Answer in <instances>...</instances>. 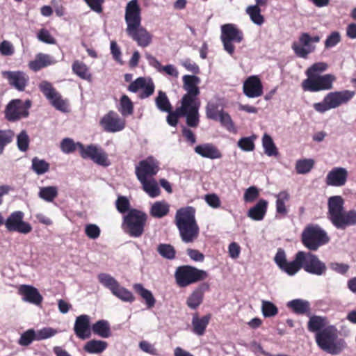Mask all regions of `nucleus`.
<instances>
[{
	"label": "nucleus",
	"instance_id": "obj_55",
	"mask_svg": "<svg viewBox=\"0 0 356 356\" xmlns=\"http://www.w3.org/2000/svg\"><path fill=\"white\" fill-rule=\"evenodd\" d=\"M327 64L324 62H318L310 66L305 74L307 77L319 76V74L323 72L327 69Z\"/></svg>",
	"mask_w": 356,
	"mask_h": 356
},
{
	"label": "nucleus",
	"instance_id": "obj_2",
	"mask_svg": "<svg viewBox=\"0 0 356 356\" xmlns=\"http://www.w3.org/2000/svg\"><path fill=\"white\" fill-rule=\"evenodd\" d=\"M175 222L184 243H193L199 236L200 228L195 220V209L192 207L178 209Z\"/></svg>",
	"mask_w": 356,
	"mask_h": 356
},
{
	"label": "nucleus",
	"instance_id": "obj_36",
	"mask_svg": "<svg viewBox=\"0 0 356 356\" xmlns=\"http://www.w3.org/2000/svg\"><path fill=\"white\" fill-rule=\"evenodd\" d=\"M92 331L102 338H108L111 336L109 323L106 320H99L94 323L92 325Z\"/></svg>",
	"mask_w": 356,
	"mask_h": 356
},
{
	"label": "nucleus",
	"instance_id": "obj_51",
	"mask_svg": "<svg viewBox=\"0 0 356 356\" xmlns=\"http://www.w3.org/2000/svg\"><path fill=\"white\" fill-rule=\"evenodd\" d=\"M15 136L14 132L10 129L0 130V154H2L4 148L10 144Z\"/></svg>",
	"mask_w": 356,
	"mask_h": 356
},
{
	"label": "nucleus",
	"instance_id": "obj_45",
	"mask_svg": "<svg viewBox=\"0 0 356 356\" xmlns=\"http://www.w3.org/2000/svg\"><path fill=\"white\" fill-rule=\"evenodd\" d=\"M245 11L254 24L258 26L263 24L264 19L263 15L261 14V10L259 6H249L246 8Z\"/></svg>",
	"mask_w": 356,
	"mask_h": 356
},
{
	"label": "nucleus",
	"instance_id": "obj_21",
	"mask_svg": "<svg viewBox=\"0 0 356 356\" xmlns=\"http://www.w3.org/2000/svg\"><path fill=\"white\" fill-rule=\"evenodd\" d=\"M243 91L248 98H256L262 95L263 86L258 76L248 77L243 83Z\"/></svg>",
	"mask_w": 356,
	"mask_h": 356
},
{
	"label": "nucleus",
	"instance_id": "obj_28",
	"mask_svg": "<svg viewBox=\"0 0 356 356\" xmlns=\"http://www.w3.org/2000/svg\"><path fill=\"white\" fill-rule=\"evenodd\" d=\"M195 152L204 158L218 159L222 157V154L218 148L212 143H204L197 145Z\"/></svg>",
	"mask_w": 356,
	"mask_h": 356
},
{
	"label": "nucleus",
	"instance_id": "obj_44",
	"mask_svg": "<svg viewBox=\"0 0 356 356\" xmlns=\"http://www.w3.org/2000/svg\"><path fill=\"white\" fill-rule=\"evenodd\" d=\"M72 71L81 79L90 81L91 74L89 72L88 66L79 60H76L72 64Z\"/></svg>",
	"mask_w": 356,
	"mask_h": 356
},
{
	"label": "nucleus",
	"instance_id": "obj_22",
	"mask_svg": "<svg viewBox=\"0 0 356 356\" xmlns=\"http://www.w3.org/2000/svg\"><path fill=\"white\" fill-rule=\"evenodd\" d=\"M348 177V172L345 168L335 167L327 173L325 182L328 186L341 187L346 184Z\"/></svg>",
	"mask_w": 356,
	"mask_h": 356
},
{
	"label": "nucleus",
	"instance_id": "obj_9",
	"mask_svg": "<svg viewBox=\"0 0 356 356\" xmlns=\"http://www.w3.org/2000/svg\"><path fill=\"white\" fill-rule=\"evenodd\" d=\"M207 277L205 270L191 266H179L175 273L177 284L180 287H186L191 284L204 280Z\"/></svg>",
	"mask_w": 356,
	"mask_h": 356
},
{
	"label": "nucleus",
	"instance_id": "obj_13",
	"mask_svg": "<svg viewBox=\"0 0 356 356\" xmlns=\"http://www.w3.org/2000/svg\"><path fill=\"white\" fill-rule=\"evenodd\" d=\"M220 39L225 51L232 56L235 50L233 43H240L243 39V34L235 24H226L221 26Z\"/></svg>",
	"mask_w": 356,
	"mask_h": 356
},
{
	"label": "nucleus",
	"instance_id": "obj_11",
	"mask_svg": "<svg viewBox=\"0 0 356 356\" xmlns=\"http://www.w3.org/2000/svg\"><path fill=\"white\" fill-rule=\"evenodd\" d=\"M32 102L30 99L23 102L19 99H14L6 105L4 114L6 119L9 122H16L26 118L29 115V108Z\"/></svg>",
	"mask_w": 356,
	"mask_h": 356
},
{
	"label": "nucleus",
	"instance_id": "obj_63",
	"mask_svg": "<svg viewBox=\"0 0 356 356\" xmlns=\"http://www.w3.org/2000/svg\"><path fill=\"white\" fill-rule=\"evenodd\" d=\"M100 233V228L95 224H88L85 227V234L90 239H97Z\"/></svg>",
	"mask_w": 356,
	"mask_h": 356
},
{
	"label": "nucleus",
	"instance_id": "obj_15",
	"mask_svg": "<svg viewBox=\"0 0 356 356\" xmlns=\"http://www.w3.org/2000/svg\"><path fill=\"white\" fill-rule=\"evenodd\" d=\"M24 213L21 211L12 212L6 220L5 227L10 232H18L22 234L30 233L33 227L31 225L24 220Z\"/></svg>",
	"mask_w": 356,
	"mask_h": 356
},
{
	"label": "nucleus",
	"instance_id": "obj_17",
	"mask_svg": "<svg viewBox=\"0 0 356 356\" xmlns=\"http://www.w3.org/2000/svg\"><path fill=\"white\" fill-rule=\"evenodd\" d=\"M1 76L8 84L18 91H24L29 83V75L21 70L2 71Z\"/></svg>",
	"mask_w": 356,
	"mask_h": 356
},
{
	"label": "nucleus",
	"instance_id": "obj_25",
	"mask_svg": "<svg viewBox=\"0 0 356 356\" xmlns=\"http://www.w3.org/2000/svg\"><path fill=\"white\" fill-rule=\"evenodd\" d=\"M19 293L22 296V300L35 305H40L43 300L38 290L31 285L23 284L19 288Z\"/></svg>",
	"mask_w": 356,
	"mask_h": 356
},
{
	"label": "nucleus",
	"instance_id": "obj_39",
	"mask_svg": "<svg viewBox=\"0 0 356 356\" xmlns=\"http://www.w3.org/2000/svg\"><path fill=\"white\" fill-rule=\"evenodd\" d=\"M276 198V212L282 216L286 215L288 211L286 203L289 200L290 195L288 192L283 191L275 195Z\"/></svg>",
	"mask_w": 356,
	"mask_h": 356
},
{
	"label": "nucleus",
	"instance_id": "obj_52",
	"mask_svg": "<svg viewBox=\"0 0 356 356\" xmlns=\"http://www.w3.org/2000/svg\"><path fill=\"white\" fill-rule=\"evenodd\" d=\"M254 135L250 137H243L237 143V146L244 152H252L254 149Z\"/></svg>",
	"mask_w": 356,
	"mask_h": 356
},
{
	"label": "nucleus",
	"instance_id": "obj_50",
	"mask_svg": "<svg viewBox=\"0 0 356 356\" xmlns=\"http://www.w3.org/2000/svg\"><path fill=\"white\" fill-rule=\"evenodd\" d=\"M301 268V261H297L296 254L295 259L293 261L286 262L280 270L286 273L288 275L293 276L296 275Z\"/></svg>",
	"mask_w": 356,
	"mask_h": 356
},
{
	"label": "nucleus",
	"instance_id": "obj_37",
	"mask_svg": "<svg viewBox=\"0 0 356 356\" xmlns=\"http://www.w3.org/2000/svg\"><path fill=\"white\" fill-rule=\"evenodd\" d=\"M143 186V189L151 197H156L160 195V189L157 182L154 179H138Z\"/></svg>",
	"mask_w": 356,
	"mask_h": 356
},
{
	"label": "nucleus",
	"instance_id": "obj_27",
	"mask_svg": "<svg viewBox=\"0 0 356 356\" xmlns=\"http://www.w3.org/2000/svg\"><path fill=\"white\" fill-rule=\"evenodd\" d=\"M182 80L183 88L186 92L184 95L198 97L200 93L198 87L200 79L195 75H184Z\"/></svg>",
	"mask_w": 356,
	"mask_h": 356
},
{
	"label": "nucleus",
	"instance_id": "obj_6",
	"mask_svg": "<svg viewBox=\"0 0 356 356\" xmlns=\"http://www.w3.org/2000/svg\"><path fill=\"white\" fill-rule=\"evenodd\" d=\"M200 101L198 97L183 95L181 105L177 108V111L181 117L186 118L188 127H197L200 122Z\"/></svg>",
	"mask_w": 356,
	"mask_h": 356
},
{
	"label": "nucleus",
	"instance_id": "obj_62",
	"mask_svg": "<svg viewBox=\"0 0 356 356\" xmlns=\"http://www.w3.org/2000/svg\"><path fill=\"white\" fill-rule=\"evenodd\" d=\"M58 331L52 327H46L35 332L36 341H41L54 337Z\"/></svg>",
	"mask_w": 356,
	"mask_h": 356
},
{
	"label": "nucleus",
	"instance_id": "obj_42",
	"mask_svg": "<svg viewBox=\"0 0 356 356\" xmlns=\"http://www.w3.org/2000/svg\"><path fill=\"white\" fill-rule=\"evenodd\" d=\"M133 288L145 300L149 307H152L154 305L155 298L149 290L145 289L143 284L139 283L134 284Z\"/></svg>",
	"mask_w": 356,
	"mask_h": 356
},
{
	"label": "nucleus",
	"instance_id": "obj_29",
	"mask_svg": "<svg viewBox=\"0 0 356 356\" xmlns=\"http://www.w3.org/2000/svg\"><path fill=\"white\" fill-rule=\"evenodd\" d=\"M56 60L48 54L39 53L35 58L29 63V67L33 72H38L42 68L54 65Z\"/></svg>",
	"mask_w": 356,
	"mask_h": 356
},
{
	"label": "nucleus",
	"instance_id": "obj_54",
	"mask_svg": "<svg viewBox=\"0 0 356 356\" xmlns=\"http://www.w3.org/2000/svg\"><path fill=\"white\" fill-rule=\"evenodd\" d=\"M261 312L264 317L270 318L277 314L278 309L272 302L262 300Z\"/></svg>",
	"mask_w": 356,
	"mask_h": 356
},
{
	"label": "nucleus",
	"instance_id": "obj_43",
	"mask_svg": "<svg viewBox=\"0 0 356 356\" xmlns=\"http://www.w3.org/2000/svg\"><path fill=\"white\" fill-rule=\"evenodd\" d=\"M262 146L264 153L268 156H277L278 151L272 137L268 134H264L262 137Z\"/></svg>",
	"mask_w": 356,
	"mask_h": 356
},
{
	"label": "nucleus",
	"instance_id": "obj_19",
	"mask_svg": "<svg viewBox=\"0 0 356 356\" xmlns=\"http://www.w3.org/2000/svg\"><path fill=\"white\" fill-rule=\"evenodd\" d=\"M154 83L151 78L138 77L130 83L128 90L134 93L142 90L139 97L140 99H145L154 93Z\"/></svg>",
	"mask_w": 356,
	"mask_h": 356
},
{
	"label": "nucleus",
	"instance_id": "obj_12",
	"mask_svg": "<svg viewBox=\"0 0 356 356\" xmlns=\"http://www.w3.org/2000/svg\"><path fill=\"white\" fill-rule=\"evenodd\" d=\"M297 261H301L302 268L308 273L321 276L326 272L325 264L310 252H298Z\"/></svg>",
	"mask_w": 356,
	"mask_h": 356
},
{
	"label": "nucleus",
	"instance_id": "obj_57",
	"mask_svg": "<svg viewBox=\"0 0 356 356\" xmlns=\"http://www.w3.org/2000/svg\"><path fill=\"white\" fill-rule=\"evenodd\" d=\"M134 106L130 99L127 95H123L120 99V111L124 116L129 115L133 113Z\"/></svg>",
	"mask_w": 356,
	"mask_h": 356
},
{
	"label": "nucleus",
	"instance_id": "obj_8",
	"mask_svg": "<svg viewBox=\"0 0 356 356\" xmlns=\"http://www.w3.org/2000/svg\"><path fill=\"white\" fill-rule=\"evenodd\" d=\"M99 283L105 288L108 289L111 293L126 302H132L134 301L135 298L133 293L121 286L119 282L110 274L108 273H99L97 276Z\"/></svg>",
	"mask_w": 356,
	"mask_h": 356
},
{
	"label": "nucleus",
	"instance_id": "obj_34",
	"mask_svg": "<svg viewBox=\"0 0 356 356\" xmlns=\"http://www.w3.org/2000/svg\"><path fill=\"white\" fill-rule=\"evenodd\" d=\"M108 347V343L99 339H92L86 343L83 350L89 354H101Z\"/></svg>",
	"mask_w": 356,
	"mask_h": 356
},
{
	"label": "nucleus",
	"instance_id": "obj_49",
	"mask_svg": "<svg viewBox=\"0 0 356 356\" xmlns=\"http://www.w3.org/2000/svg\"><path fill=\"white\" fill-rule=\"evenodd\" d=\"M49 101L56 109L64 113L68 111V102L66 99H64L62 97L61 95L58 92Z\"/></svg>",
	"mask_w": 356,
	"mask_h": 356
},
{
	"label": "nucleus",
	"instance_id": "obj_14",
	"mask_svg": "<svg viewBox=\"0 0 356 356\" xmlns=\"http://www.w3.org/2000/svg\"><path fill=\"white\" fill-rule=\"evenodd\" d=\"M336 76L331 74L307 77L302 83V88L305 91L318 92L328 90L333 88V83Z\"/></svg>",
	"mask_w": 356,
	"mask_h": 356
},
{
	"label": "nucleus",
	"instance_id": "obj_53",
	"mask_svg": "<svg viewBox=\"0 0 356 356\" xmlns=\"http://www.w3.org/2000/svg\"><path fill=\"white\" fill-rule=\"evenodd\" d=\"M224 111L219 109V106L213 102H209L206 106V115L208 119L218 120Z\"/></svg>",
	"mask_w": 356,
	"mask_h": 356
},
{
	"label": "nucleus",
	"instance_id": "obj_24",
	"mask_svg": "<svg viewBox=\"0 0 356 356\" xmlns=\"http://www.w3.org/2000/svg\"><path fill=\"white\" fill-rule=\"evenodd\" d=\"M100 123L104 130L108 132L120 131L124 127V121L113 111L104 116Z\"/></svg>",
	"mask_w": 356,
	"mask_h": 356
},
{
	"label": "nucleus",
	"instance_id": "obj_20",
	"mask_svg": "<svg viewBox=\"0 0 356 356\" xmlns=\"http://www.w3.org/2000/svg\"><path fill=\"white\" fill-rule=\"evenodd\" d=\"M291 49L298 57L306 59L315 51L316 46L309 43L307 33H302L300 35L298 40L292 43Z\"/></svg>",
	"mask_w": 356,
	"mask_h": 356
},
{
	"label": "nucleus",
	"instance_id": "obj_1",
	"mask_svg": "<svg viewBox=\"0 0 356 356\" xmlns=\"http://www.w3.org/2000/svg\"><path fill=\"white\" fill-rule=\"evenodd\" d=\"M141 9L138 0H131L125 7L124 20L127 34L138 46L146 47L152 42V35L141 26Z\"/></svg>",
	"mask_w": 356,
	"mask_h": 356
},
{
	"label": "nucleus",
	"instance_id": "obj_30",
	"mask_svg": "<svg viewBox=\"0 0 356 356\" xmlns=\"http://www.w3.org/2000/svg\"><path fill=\"white\" fill-rule=\"evenodd\" d=\"M268 202L261 199L248 211V216L253 220L260 221L264 219L267 211Z\"/></svg>",
	"mask_w": 356,
	"mask_h": 356
},
{
	"label": "nucleus",
	"instance_id": "obj_18",
	"mask_svg": "<svg viewBox=\"0 0 356 356\" xmlns=\"http://www.w3.org/2000/svg\"><path fill=\"white\" fill-rule=\"evenodd\" d=\"M159 170V162L151 156L139 162L136 167V175L138 179H144L156 175Z\"/></svg>",
	"mask_w": 356,
	"mask_h": 356
},
{
	"label": "nucleus",
	"instance_id": "obj_23",
	"mask_svg": "<svg viewBox=\"0 0 356 356\" xmlns=\"http://www.w3.org/2000/svg\"><path fill=\"white\" fill-rule=\"evenodd\" d=\"M74 331L76 337L81 339L90 338L92 332L90 317L87 314L77 316L74 323Z\"/></svg>",
	"mask_w": 356,
	"mask_h": 356
},
{
	"label": "nucleus",
	"instance_id": "obj_32",
	"mask_svg": "<svg viewBox=\"0 0 356 356\" xmlns=\"http://www.w3.org/2000/svg\"><path fill=\"white\" fill-rule=\"evenodd\" d=\"M286 306L293 313L298 315H303L307 314L310 310V302L304 299H294L289 301Z\"/></svg>",
	"mask_w": 356,
	"mask_h": 356
},
{
	"label": "nucleus",
	"instance_id": "obj_59",
	"mask_svg": "<svg viewBox=\"0 0 356 356\" xmlns=\"http://www.w3.org/2000/svg\"><path fill=\"white\" fill-rule=\"evenodd\" d=\"M218 120L220 121L222 126L224 127L227 131L232 133L236 132V129L235 127L234 123L232 121L230 115L227 113L225 111L221 113V115Z\"/></svg>",
	"mask_w": 356,
	"mask_h": 356
},
{
	"label": "nucleus",
	"instance_id": "obj_35",
	"mask_svg": "<svg viewBox=\"0 0 356 356\" xmlns=\"http://www.w3.org/2000/svg\"><path fill=\"white\" fill-rule=\"evenodd\" d=\"M170 210V205L165 201H156L151 206L149 213L156 218L166 216Z\"/></svg>",
	"mask_w": 356,
	"mask_h": 356
},
{
	"label": "nucleus",
	"instance_id": "obj_5",
	"mask_svg": "<svg viewBox=\"0 0 356 356\" xmlns=\"http://www.w3.org/2000/svg\"><path fill=\"white\" fill-rule=\"evenodd\" d=\"M355 95V92L350 90L334 91L327 93L321 102L314 103L313 108L318 113H323L348 103Z\"/></svg>",
	"mask_w": 356,
	"mask_h": 356
},
{
	"label": "nucleus",
	"instance_id": "obj_41",
	"mask_svg": "<svg viewBox=\"0 0 356 356\" xmlns=\"http://www.w3.org/2000/svg\"><path fill=\"white\" fill-rule=\"evenodd\" d=\"M50 165L44 159L33 157L31 161V170L38 175H42L49 170Z\"/></svg>",
	"mask_w": 356,
	"mask_h": 356
},
{
	"label": "nucleus",
	"instance_id": "obj_16",
	"mask_svg": "<svg viewBox=\"0 0 356 356\" xmlns=\"http://www.w3.org/2000/svg\"><path fill=\"white\" fill-rule=\"evenodd\" d=\"M79 154L84 159H90L97 164L108 166L109 162L106 152L99 146L89 145L85 147L79 145Z\"/></svg>",
	"mask_w": 356,
	"mask_h": 356
},
{
	"label": "nucleus",
	"instance_id": "obj_38",
	"mask_svg": "<svg viewBox=\"0 0 356 356\" xmlns=\"http://www.w3.org/2000/svg\"><path fill=\"white\" fill-rule=\"evenodd\" d=\"M58 195V188L55 186L40 187L38 197L47 202H52Z\"/></svg>",
	"mask_w": 356,
	"mask_h": 356
},
{
	"label": "nucleus",
	"instance_id": "obj_61",
	"mask_svg": "<svg viewBox=\"0 0 356 356\" xmlns=\"http://www.w3.org/2000/svg\"><path fill=\"white\" fill-rule=\"evenodd\" d=\"M17 145L22 152H26L29 145V137L26 131H22L17 136Z\"/></svg>",
	"mask_w": 356,
	"mask_h": 356
},
{
	"label": "nucleus",
	"instance_id": "obj_3",
	"mask_svg": "<svg viewBox=\"0 0 356 356\" xmlns=\"http://www.w3.org/2000/svg\"><path fill=\"white\" fill-rule=\"evenodd\" d=\"M343 200L341 196H332L328 200V218L337 229H345L356 225V211H343Z\"/></svg>",
	"mask_w": 356,
	"mask_h": 356
},
{
	"label": "nucleus",
	"instance_id": "obj_58",
	"mask_svg": "<svg viewBox=\"0 0 356 356\" xmlns=\"http://www.w3.org/2000/svg\"><path fill=\"white\" fill-rule=\"evenodd\" d=\"M35 340L36 341L35 331L33 329H29L21 334L18 343L22 346H27Z\"/></svg>",
	"mask_w": 356,
	"mask_h": 356
},
{
	"label": "nucleus",
	"instance_id": "obj_4",
	"mask_svg": "<svg viewBox=\"0 0 356 356\" xmlns=\"http://www.w3.org/2000/svg\"><path fill=\"white\" fill-rule=\"evenodd\" d=\"M315 341L322 350L332 355L340 354L347 347L345 340L339 338L338 330L334 325H329L316 333Z\"/></svg>",
	"mask_w": 356,
	"mask_h": 356
},
{
	"label": "nucleus",
	"instance_id": "obj_33",
	"mask_svg": "<svg viewBox=\"0 0 356 356\" xmlns=\"http://www.w3.org/2000/svg\"><path fill=\"white\" fill-rule=\"evenodd\" d=\"M211 319V315L207 314L201 318L194 315L192 318L193 332L197 336H202Z\"/></svg>",
	"mask_w": 356,
	"mask_h": 356
},
{
	"label": "nucleus",
	"instance_id": "obj_56",
	"mask_svg": "<svg viewBox=\"0 0 356 356\" xmlns=\"http://www.w3.org/2000/svg\"><path fill=\"white\" fill-rule=\"evenodd\" d=\"M80 145L82 144L80 143H74L72 139L66 138L62 140L60 148L63 152L70 154L74 152L76 149L79 151Z\"/></svg>",
	"mask_w": 356,
	"mask_h": 356
},
{
	"label": "nucleus",
	"instance_id": "obj_60",
	"mask_svg": "<svg viewBox=\"0 0 356 356\" xmlns=\"http://www.w3.org/2000/svg\"><path fill=\"white\" fill-rule=\"evenodd\" d=\"M157 251L163 257L168 259H173L175 257V250L169 244H160Z\"/></svg>",
	"mask_w": 356,
	"mask_h": 356
},
{
	"label": "nucleus",
	"instance_id": "obj_40",
	"mask_svg": "<svg viewBox=\"0 0 356 356\" xmlns=\"http://www.w3.org/2000/svg\"><path fill=\"white\" fill-rule=\"evenodd\" d=\"M203 298L204 290L202 288L199 287L194 290L188 296L186 300V305L189 308L195 309L202 304Z\"/></svg>",
	"mask_w": 356,
	"mask_h": 356
},
{
	"label": "nucleus",
	"instance_id": "obj_7",
	"mask_svg": "<svg viewBox=\"0 0 356 356\" xmlns=\"http://www.w3.org/2000/svg\"><path fill=\"white\" fill-rule=\"evenodd\" d=\"M327 233L318 225H309L302 233V243L309 250L316 251L329 242Z\"/></svg>",
	"mask_w": 356,
	"mask_h": 356
},
{
	"label": "nucleus",
	"instance_id": "obj_10",
	"mask_svg": "<svg viewBox=\"0 0 356 356\" xmlns=\"http://www.w3.org/2000/svg\"><path fill=\"white\" fill-rule=\"evenodd\" d=\"M147 215L136 209L131 210L124 217L126 232L132 237H139L144 232Z\"/></svg>",
	"mask_w": 356,
	"mask_h": 356
},
{
	"label": "nucleus",
	"instance_id": "obj_31",
	"mask_svg": "<svg viewBox=\"0 0 356 356\" xmlns=\"http://www.w3.org/2000/svg\"><path fill=\"white\" fill-rule=\"evenodd\" d=\"M327 318L323 316L312 315L307 322V329L309 332L318 333L330 325Z\"/></svg>",
	"mask_w": 356,
	"mask_h": 356
},
{
	"label": "nucleus",
	"instance_id": "obj_47",
	"mask_svg": "<svg viewBox=\"0 0 356 356\" xmlns=\"http://www.w3.org/2000/svg\"><path fill=\"white\" fill-rule=\"evenodd\" d=\"M158 109L163 112H169L171 109V104L165 92L160 90L155 99Z\"/></svg>",
	"mask_w": 356,
	"mask_h": 356
},
{
	"label": "nucleus",
	"instance_id": "obj_64",
	"mask_svg": "<svg viewBox=\"0 0 356 356\" xmlns=\"http://www.w3.org/2000/svg\"><path fill=\"white\" fill-rule=\"evenodd\" d=\"M259 195L258 188L256 186H250L247 188L243 195V200L245 202H254Z\"/></svg>",
	"mask_w": 356,
	"mask_h": 356
},
{
	"label": "nucleus",
	"instance_id": "obj_46",
	"mask_svg": "<svg viewBox=\"0 0 356 356\" xmlns=\"http://www.w3.org/2000/svg\"><path fill=\"white\" fill-rule=\"evenodd\" d=\"M314 165L312 159H300L296 161V170L298 174H307L311 171Z\"/></svg>",
	"mask_w": 356,
	"mask_h": 356
},
{
	"label": "nucleus",
	"instance_id": "obj_26",
	"mask_svg": "<svg viewBox=\"0 0 356 356\" xmlns=\"http://www.w3.org/2000/svg\"><path fill=\"white\" fill-rule=\"evenodd\" d=\"M145 58L147 60L149 65L154 67L158 72L165 73V74L174 78H177L179 76V71L175 65L168 64L163 66L154 56L149 53L145 54Z\"/></svg>",
	"mask_w": 356,
	"mask_h": 356
},
{
	"label": "nucleus",
	"instance_id": "obj_48",
	"mask_svg": "<svg viewBox=\"0 0 356 356\" xmlns=\"http://www.w3.org/2000/svg\"><path fill=\"white\" fill-rule=\"evenodd\" d=\"M40 91L44 95L47 99H52L53 96L57 94L56 90L54 88L51 83L43 80L38 84Z\"/></svg>",
	"mask_w": 356,
	"mask_h": 356
}]
</instances>
